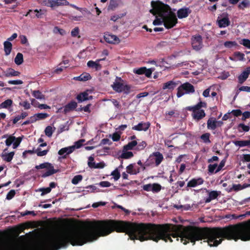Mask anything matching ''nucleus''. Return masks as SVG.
Returning <instances> with one entry per match:
<instances>
[{
    "instance_id": "1",
    "label": "nucleus",
    "mask_w": 250,
    "mask_h": 250,
    "mask_svg": "<svg viewBox=\"0 0 250 250\" xmlns=\"http://www.w3.org/2000/svg\"><path fill=\"white\" fill-rule=\"evenodd\" d=\"M151 6L152 7L149 10L150 13L156 16L155 20L153 21L154 25H161L163 23L167 29H171L174 27L178 22V19L175 13L172 11L170 7L160 1H152Z\"/></svg>"
},
{
    "instance_id": "2",
    "label": "nucleus",
    "mask_w": 250,
    "mask_h": 250,
    "mask_svg": "<svg viewBox=\"0 0 250 250\" xmlns=\"http://www.w3.org/2000/svg\"><path fill=\"white\" fill-rule=\"evenodd\" d=\"M164 159L163 155L160 152H155L149 155L148 159L145 162L146 167H158Z\"/></svg>"
},
{
    "instance_id": "3",
    "label": "nucleus",
    "mask_w": 250,
    "mask_h": 250,
    "mask_svg": "<svg viewBox=\"0 0 250 250\" xmlns=\"http://www.w3.org/2000/svg\"><path fill=\"white\" fill-rule=\"evenodd\" d=\"M123 80L121 77H117L115 81L111 85L113 89L118 93L122 92L125 94H128L130 92L131 87L127 84L124 85L123 83Z\"/></svg>"
},
{
    "instance_id": "4",
    "label": "nucleus",
    "mask_w": 250,
    "mask_h": 250,
    "mask_svg": "<svg viewBox=\"0 0 250 250\" xmlns=\"http://www.w3.org/2000/svg\"><path fill=\"white\" fill-rule=\"evenodd\" d=\"M35 168L37 169L44 168H45L46 169V171L43 173L41 176L42 177V178H45L50 176L54 174H55L59 172L60 171L59 169H54L53 165L48 162H45L39 165H37L35 166Z\"/></svg>"
},
{
    "instance_id": "5",
    "label": "nucleus",
    "mask_w": 250,
    "mask_h": 250,
    "mask_svg": "<svg viewBox=\"0 0 250 250\" xmlns=\"http://www.w3.org/2000/svg\"><path fill=\"white\" fill-rule=\"evenodd\" d=\"M41 4L49 7L52 9L60 6H67L69 2L66 0H39Z\"/></svg>"
},
{
    "instance_id": "6",
    "label": "nucleus",
    "mask_w": 250,
    "mask_h": 250,
    "mask_svg": "<svg viewBox=\"0 0 250 250\" xmlns=\"http://www.w3.org/2000/svg\"><path fill=\"white\" fill-rule=\"evenodd\" d=\"M194 92V86L191 83L186 82L178 87L177 96L178 98H180L185 94L193 93Z\"/></svg>"
},
{
    "instance_id": "7",
    "label": "nucleus",
    "mask_w": 250,
    "mask_h": 250,
    "mask_svg": "<svg viewBox=\"0 0 250 250\" xmlns=\"http://www.w3.org/2000/svg\"><path fill=\"white\" fill-rule=\"evenodd\" d=\"M186 109L189 111H192L191 114L193 119L196 121H199L200 120L203 119L206 116V113L203 109L194 110L191 109L190 106H187Z\"/></svg>"
},
{
    "instance_id": "8",
    "label": "nucleus",
    "mask_w": 250,
    "mask_h": 250,
    "mask_svg": "<svg viewBox=\"0 0 250 250\" xmlns=\"http://www.w3.org/2000/svg\"><path fill=\"white\" fill-rule=\"evenodd\" d=\"M191 44L194 50L196 51L200 50L203 46L202 38L201 36L198 35L192 36L191 38Z\"/></svg>"
},
{
    "instance_id": "9",
    "label": "nucleus",
    "mask_w": 250,
    "mask_h": 250,
    "mask_svg": "<svg viewBox=\"0 0 250 250\" xmlns=\"http://www.w3.org/2000/svg\"><path fill=\"white\" fill-rule=\"evenodd\" d=\"M223 16V18L219 19V17L218 18L217 22L219 27H226L228 26L230 24V21L229 18V15L227 13H224L221 15Z\"/></svg>"
},
{
    "instance_id": "10",
    "label": "nucleus",
    "mask_w": 250,
    "mask_h": 250,
    "mask_svg": "<svg viewBox=\"0 0 250 250\" xmlns=\"http://www.w3.org/2000/svg\"><path fill=\"white\" fill-rule=\"evenodd\" d=\"M206 192L208 193V197L205 199V203H208L212 200L216 199L220 194V191L216 190L209 191L206 189Z\"/></svg>"
},
{
    "instance_id": "11",
    "label": "nucleus",
    "mask_w": 250,
    "mask_h": 250,
    "mask_svg": "<svg viewBox=\"0 0 250 250\" xmlns=\"http://www.w3.org/2000/svg\"><path fill=\"white\" fill-rule=\"evenodd\" d=\"M31 12H34L36 13L35 15H32L31 18H38V19H42L44 15H45L46 13V10L44 9H40L39 10L36 9L35 10L30 9L28 11V14H30Z\"/></svg>"
},
{
    "instance_id": "12",
    "label": "nucleus",
    "mask_w": 250,
    "mask_h": 250,
    "mask_svg": "<svg viewBox=\"0 0 250 250\" xmlns=\"http://www.w3.org/2000/svg\"><path fill=\"white\" fill-rule=\"evenodd\" d=\"M250 74V67H247L237 77L238 83L240 84H243L248 78Z\"/></svg>"
},
{
    "instance_id": "13",
    "label": "nucleus",
    "mask_w": 250,
    "mask_h": 250,
    "mask_svg": "<svg viewBox=\"0 0 250 250\" xmlns=\"http://www.w3.org/2000/svg\"><path fill=\"white\" fill-rule=\"evenodd\" d=\"M104 39L106 42L111 44L119 43L120 39L116 36L106 33L104 35Z\"/></svg>"
},
{
    "instance_id": "14",
    "label": "nucleus",
    "mask_w": 250,
    "mask_h": 250,
    "mask_svg": "<svg viewBox=\"0 0 250 250\" xmlns=\"http://www.w3.org/2000/svg\"><path fill=\"white\" fill-rule=\"evenodd\" d=\"M150 124L149 122L144 123L141 122L139 123L137 125L132 127L133 130L137 131H146L150 127Z\"/></svg>"
},
{
    "instance_id": "15",
    "label": "nucleus",
    "mask_w": 250,
    "mask_h": 250,
    "mask_svg": "<svg viewBox=\"0 0 250 250\" xmlns=\"http://www.w3.org/2000/svg\"><path fill=\"white\" fill-rule=\"evenodd\" d=\"M191 10L188 7H184L179 9L177 11V17L179 19H183L188 17Z\"/></svg>"
},
{
    "instance_id": "16",
    "label": "nucleus",
    "mask_w": 250,
    "mask_h": 250,
    "mask_svg": "<svg viewBox=\"0 0 250 250\" xmlns=\"http://www.w3.org/2000/svg\"><path fill=\"white\" fill-rule=\"evenodd\" d=\"M204 180L202 178H193L187 184V187L194 188L204 183Z\"/></svg>"
},
{
    "instance_id": "17",
    "label": "nucleus",
    "mask_w": 250,
    "mask_h": 250,
    "mask_svg": "<svg viewBox=\"0 0 250 250\" xmlns=\"http://www.w3.org/2000/svg\"><path fill=\"white\" fill-rule=\"evenodd\" d=\"M74 151V146H69L61 148L58 151V154L62 155V158L65 159L66 155L72 153Z\"/></svg>"
},
{
    "instance_id": "18",
    "label": "nucleus",
    "mask_w": 250,
    "mask_h": 250,
    "mask_svg": "<svg viewBox=\"0 0 250 250\" xmlns=\"http://www.w3.org/2000/svg\"><path fill=\"white\" fill-rule=\"evenodd\" d=\"M77 107V103L74 101H71L68 103L64 107L63 111L64 114L74 110Z\"/></svg>"
},
{
    "instance_id": "19",
    "label": "nucleus",
    "mask_w": 250,
    "mask_h": 250,
    "mask_svg": "<svg viewBox=\"0 0 250 250\" xmlns=\"http://www.w3.org/2000/svg\"><path fill=\"white\" fill-rule=\"evenodd\" d=\"M178 85V83L173 81H169L167 83H165L163 84V89H168L170 90H173Z\"/></svg>"
},
{
    "instance_id": "20",
    "label": "nucleus",
    "mask_w": 250,
    "mask_h": 250,
    "mask_svg": "<svg viewBox=\"0 0 250 250\" xmlns=\"http://www.w3.org/2000/svg\"><path fill=\"white\" fill-rule=\"evenodd\" d=\"M3 73L4 76L6 77L19 76L21 74L20 72L16 71L11 68H8Z\"/></svg>"
},
{
    "instance_id": "21",
    "label": "nucleus",
    "mask_w": 250,
    "mask_h": 250,
    "mask_svg": "<svg viewBox=\"0 0 250 250\" xmlns=\"http://www.w3.org/2000/svg\"><path fill=\"white\" fill-rule=\"evenodd\" d=\"M102 60H98L96 62L89 61L87 62V66L92 68H94L96 70H99L102 68V65L98 62Z\"/></svg>"
},
{
    "instance_id": "22",
    "label": "nucleus",
    "mask_w": 250,
    "mask_h": 250,
    "mask_svg": "<svg viewBox=\"0 0 250 250\" xmlns=\"http://www.w3.org/2000/svg\"><path fill=\"white\" fill-rule=\"evenodd\" d=\"M207 128L209 130H214L217 128L216 119L215 118H209L207 121Z\"/></svg>"
},
{
    "instance_id": "23",
    "label": "nucleus",
    "mask_w": 250,
    "mask_h": 250,
    "mask_svg": "<svg viewBox=\"0 0 250 250\" xmlns=\"http://www.w3.org/2000/svg\"><path fill=\"white\" fill-rule=\"evenodd\" d=\"M233 143L236 146L239 147H243L245 146H250V140H241V141H233Z\"/></svg>"
},
{
    "instance_id": "24",
    "label": "nucleus",
    "mask_w": 250,
    "mask_h": 250,
    "mask_svg": "<svg viewBox=\"0 0 250 250\" xmlns=\"http://www.w3.org/2000/svg\"><path fill=\"white\" fill-rule=\"evenodd\" d=\"M15 154L14 151L10 152L9 153H2L1 154V158L2 159L7 162H10L11 161V160L13 159V156Z\"/></svg>"
},
{
    "instance_id": "25",
    "label": "nucleus",
    "mask_w": 250,
    "mask_h": 250,
    "mask_svg": "<svg viewBox=\"0 0 250 250\" xmlns=\"http://www.w3.org/2000/svg\"><path fill=\"white\" fill-rule=\"evenodd\" d=\"M12 44L9 41H5L4 42V50L5 52V55H9L12 50Z\"/></svg>"
},
{
    "instance_id": "26",
    "label": "nucleus",
    "mask_w": 250,
    "mask_h": 250,
    "mask_svg": "<svg viewBox=\"0 0 250 250\" xmlns=\"http://www.w3.org/2000/svg\"><path fill=\"white\" fill-rule=\"evenodd\" d=\"M88 96V93L86 92H84L78 94L76 97V99L79 103H81L83 101L89 100V99Z\"/></svg>"
},
{
    "instance_id": "27",
    "label": "nucleus",
    "mask_w": 250,
    "mask_h": 250,
    "mask_svg": "<svg viewBox=\"0 0 250 250\" xmlns=\"http://www.w3.org/2000/svg\"><path fill=\"white\" fill-rule=\"evenodd\" d=\"M91 78V76L89 73H83L80 76L74 78V79L80 81H86L88 80H90Z\"/></svg>"
},
{
    "instance_id": "28",
    "label": "nucleus",
    "mask_w": 250,
    "mask_h": 250,
    "mask_svg": "<svg viewBox=\"0 0 250 250\" xmlns=\"http://www.w3.org/2000/svg\"><path fill=\"white\" fill-rule=\"evenodd\" d=\"M137 145V142L136 140L132 141L129 142L127 145L124 146V150H132Z\"/></svg>"
},
{
    "instance_id": "29",
    "label": "nucleus",
    "mask_w": 250,
    "mask_h": 250,
    "mask_svg": "<svg viewBox=\"0 0 250 250\" xmlns=\"http://www.w3.org/2000/svg\"><path fill=\"white\" fill-rule=\"evenodd\" d=\"M128 150H123V152L120 158L123 159H129L132 158L133 156V154L131 151H127Z\"/></svg>"
},
{
    "instance_id": "30",
    "label": "nucleus",
    "mask_w": 250,
    "mask_h": 250,
    "mask_svg": "<svg viewBox=\"0 0 250 250\" xmlns=\"http://www.w3.org/2000/svg\"><path fill=\"white\" fill-rule=\"evenodd\" d=\"M49 149L42 150V149L40 147H38L37 149H35V153L37 154L38 156H43L46 155L48 152Z\"/></svg>"
},
{
    "instance_id": "31",
    "label": "nucleus",
    "mask_w": 250,
    "mask_h": 250,
    "mask_svg": "<svg viewBox=\"0 0 250 250\" xmlns=\"http://www.w3.org/2000/svg\"><path fill=\"white\" fill-rule=\"evenodd\" d=\"M14 61L15 63L18 65L22 64L23 62L22 54L21 53H18L15 58Z\"/></svg>"
},
{
    "instance_id": "32",
    "label": "nucleus",
    "mask_w": 250,
    "mask_h": 250,
    "mask_svg": "<svg viewBox=\"0 0 250 250\" xmlns=\"http://www.w3.org/2000/svg\"><path fill=\"white\" fill-rule=\"evenodd\" d=\"M118 6V2L117 0H110L109 5L107 7L108 10H114Z\"/></svg>"
},
{
    "instance_id": "33",
    "label": "nucleus",
    "mask_w": 250,
    "mask_h": 250,
    "mask_svg": "<svg viewBox=\"0 0 250 250\" xmlns=\"http://www.w3.org/2000/svg\"><path fill=\"white\" fill-rule=\"evenodd\" d=\"M191 109L198 110L201 109L202 107H206L207 103L206 102L200 101L197 104L194 106H190Z\"/></svg>"
},
{
    "instance_id": "34",
    "label": "nucleus",
    "mask_w": 250,
    "mask_h": 250,
    "mask_svg": "<svg viewBox=\"0 0 250 250\" xmlns=\"http://www.w3.org/2000/svg\"><path fill=\"white\" fill-rule=\"evenodd\" d=\"M13 103V101L11 99H7L0 104V109L7 108L10 107Z\"/></svg>"
},
{
    "instance_id": "35",
    "label": "nucleus",
    "mask_w": 250,
    "mask_h": 250,
    "mask_svg": "<svg viewBox=\"0 0 250 250\" xmlns=\"http://www.w3.org/2000/svg\"><path fill=\"white\" fill-rule=\"evenodd\" d=\"M241 91H245L247 92H250V86H242L239 88L237 90L236 92L235 95L234 97V99H235L236 97L238 96L240 92Z\"/></svg>"
},
{
    "instance_id": "36",
    "label": "nucleus",
    "mask_w": 250,
    "mask_h": 250,
    "mask_svg": "<svg viewBox=\"0 0 250 250\" xmlns=\"http://www.w3.org/2000/svg\"><path fill=\"white\" fill-rule=\"evenodd\" d=\"M32 95L36 99L39 100L45 99V96L39 90H35L33 91Z\"/></svg>"
},
{
    "instance_id": "37",
    "label": "nucleus",
    "mask_w": 250,
    "mask_h": 250,
    "mask_svg": "<svg viewBox=\"0 0 250 250\" xmlns=\"http://www.w3.org/2000/svg\"><path fill=\"white\" fill-rule=\"evenodd\" d=\"M250 1L248 0H243L238 5V7L240 9L244 10L245 8L249 6Z\"/></svg>"
},
{
    "instance_id": "38",
    "label": "nucleus",
    "mask_w": 250,
    "mask_h": 250,
    "mask_svg": "<svg viewBox=\"0 0 250 250\" xmlns=\"http://www.w3.org/2000/svg\"><path fill=\"white\" fill-rule=\"evenodd\" d=\"M210 135V134L209 133H205L201 136L200 138L202 140L204 143L206 144H209L211 142L209 140Z\"/></svg>"
},
{
    "instance_id": "39",
    "label": "nucleus",
    "mask_w": 250,
    "mask_h": 250,
    "mask_svg": "<svg viewBox=\"0 0 250 250\" xmlns=\"http://www.w3.org/2000/svg\"><path fill=\"white\" fill-rule=\"evenodd\" d=\"M225 47L231 48L234 46H238V45L235 41H227L224 43Z\"/></svg>"
},
{
    "instance_id": "40",
    "label": "nucleus",
    "mask_w": 250,
    "mask_h": 250,
    "mask_svg": "<svg viewBox=\"0 0 250 250\" xmlns=\"http://www.w3.org/2000/svg\"><path fill=\"white\" fill-rule=\"evenodd\" d=\"M126 172L131 175H135L136 171L134 170V164H131L126 167Z\"/></svg>"
},
{
    "instance_id": "41",
    "label": "nucleus",
    "mask_w": 250,
    "mask_h": 250,
    "mask_svg": "<svg viewBox=\"0 0 250 250\" xmlns=\"http://www.w3.org/2000/svg\"><path fill=\"white\" fill-rule=\"evenodd\" d=\"M87 165L90 168H95L96 163L94 162V158L93 156H90L88 157Z\"/></svg>"
},
{
    "instance_id": "42",
    "label": "nucleus",
    "mask_w": 250,
    "mask_h": 250,
    "mask_svg": "<svg viewBox=\"0 0 250 250\" xmlns=\"http://www.w3.org/2000/svg\"><path fill=\"white\" fill-rule=\"evenodd\" d=\"M16 139V138L15 136H13L12 135L9 136L5 141L6 145L7 146H10Z\"/></svg>"
},
{
    "instance_id": "43",
    "label": "nucleus",
    "mask_w": 250,
    "mask_h": 250,
    "mask_svg": "<svg viewBox=\"0 0 250 250\" xmlns=\"http://www.w3.org/2000/svg\"><path fill=\"white\" fill-rule=\"evenodd\" d=\"M83 179V176L81 175L75 176L72 180V183L74 185H77Z\"/></svg>"
},
{
    "instance_id": "44",
    "label": "nucleus",
    "mask_w": 250,
    "mask_h": 250,
    "mask_svg": "<svg viewBox=\"0 0 250 250\" xmlns=\"http://www.w3.org/2000/svg\"><path fill=\"white\" fill-rule=\"evenodd\" d=\"M162 188L161 186L157 183H154L152 184V191L153 192H158Z\"/></svg>"
},
{
    "instance_id": "45",
    "label": "nucleus",
    "mask_w": 250,
    "mask_h": 250,
    "mask_svg": "<svg viewBox=\"0 0 250 250\" xmlns=\"http://www.w3.org/2000/svg\"><path fill=\"white\" fill-rule=\"evenodd\" d=\"M36 116L38 118V120H43L49 116V115L46 113H36Z\"/></svg>"
},
{
    "instance_id": "46",
    "label": "nucleus",
    "mask_w": 250,
    "mask_h": 250,
    "mask_svg": "<svg viewBox=\"0 0 250 250\" xmlns=\"http://www.w3.org/2000/svg\"><path fill=\"white\" fill-rule=\"evenodd\" d=\"M111 175L113 176V178L115 181L118 180L121 176L120 173L117 168L113 170L111 172Z\"/></svg>"
},
{
    "instance_id": "47",
    "label": "nucleus",
    "mask_w": 250,
    "mask_h": 250,
    "mask_svg": "<svg viewBox=\"0 0 250 250\" xmlns=\"http://www.w3.org/2000/svg\"><path fill=\"white\" fill-rule=\"evenodd\" d=\"M146 143L145 141H143L139 143L138 144H137L136 149L137 150H143L146 147Z\"/></svg>"
},
{
    "instance_id": "48",
    "label": "nucleus",
    "mask_w": 250,
    "mask_h": 250,
    "mask_svg": "<svg viewBox=\"0 0 250 250\" xmlns=\"http://www.w3.org/2000/svg\"><path fill=\"white\" fill-rule=\"evenodd\" d=\"M240 43L241 44H242L245 47L250 49V40L247 39H242L240 42Z\"/></svg>"
},
{
    "instance_id": "49",
    "label": "nucleus",
    "mask_w": 250,
    "mask_h": 250,
    "mask_svg": "<svg viewBox=\"0 0 250 250\" xmlns=\"http://www.w3.org/2000/svg\"><path fill=\"white\" fill-rule=\"evenodd\" d=\"M44 132L47 136L51 137L53 132L52 127L51 126H47L45 129Z\"/></svg>"
},
{
    "instance_id": "50",
    "label": "nucleus",
    "mask_w": 250,
    "mask_h": 250,
    "mask_svg": "<svg viewBox=\"0 0 250 250\" xmlns=\"http://www.w3.org/2000/svg\"><path fill=\"white\" fill-rule=\"evenodd\" d=\"M241 128L244 132H248L249 131L250 127L248 125H244V124L241 123L238 125V128L239 129V131L241 132V130H240V128Z\"/></svg>"
},
{
    "instance_id": "51",
    "label": "nucleus",
    "mask_w": 250,
    "mask_h": 250,
    "mask_svg": "<svg viewBox=\"0 0 250 250\" xmlns=\"http://www.w3.org/2000/svg\"><path fill=\"white\" fill-rule=\"evenodd\" d=\"M84 142V139H80L79 141L76 142L75 143V145L72 146H74V149L75 148H79L83 146V144Z\"/></svg>"
},
{
    "instance_id": "52",
    "label": "nucleus",
    "mask_w": 250,
    "mask_h": 250,
    "mask_svg": "<svg viewBox=\"0 0 250 250\" xmlns=\"http://www.w3.org/2000/svg\"><path fill=\"white\" fill-rule=\"evenodd\" d=\"M126 15V13H123L117 15H113L110 18V20L113 21H116L117 20H118L119 19L122 18V17H124Z\"/></svg>"
},
{
    "instance_id": "53",
    "label": "nucleus",
    "mask_w": 250,
    "mask_h": 250,
    "mask_svg": "<svg viewBox=\"0 0 250 250\" xmlns=\"http://www.w3.org/2000/svg\"><path fill=\"white\" fill-rule=\"evenodd\" d=\"M235 57H237L239 61H243L244 60L245 55L240 52H235L234 53Z\"/></svg>"
},
{
    "instance_id": "54",
    "label": "nucleus",
    "mask_w": 250,
    "mask_h": 250,
    "mask_svg": "<svg viewBox=\"0 0 250 250\" xmlns=\"http://www.w3.org/2000/svg\"><path fill=\"white\" fill-rule=\"evenodd\" d=\"M246 215H250V210L249 211H247L246 214L239 215V216H236L234 214H232V215H227L226 216V217L227 218H230V217H232V218L236 219V218H238L240 217H244Z\"/></svg>"
},
{
    "instance_id": "55",
    "label": "nucleus",
    "mask_w": 250,
    "mask_h": 250,
    "mask_svg": "<svg viewBox=\"0 0 250 250\" xmlns=\"http://www.w3.org/2000/svg\"><path fill=\"white\" fill-rule=\"evenodd\" d=\"M15 194H16V192H15V190L11 189L7 193V194L6 195V199H7V200L12 199L15 195Z\"/></svg>"
},
{
    "instance_id": "56",
    "label": "nucleus",
    "mask_w": 250,
    "mask_h": 250,
    "mask_svg": "<svg viewBox=\"0 0 250 250\" xmlns=\"http://www.w3.org/2000/svg\"><path fill=\"white\" fill-rule=\"evenodd\" d=\"M218 165L217 164H214L213 165H209L208 166V170L210 173H213L214 170L216 168H217Z\"/></svg>"
},
{
    "instance_id": "57",
    "label": "nucleus",
    "mask_w": 250,
    "mask_h": 250,
    "mask_svg": "<svg viewBox=\"0 0 250 250\" xmlns=\"http://www.w3.org/2000/svg\"><path fill=\"white\" fill-rule=\"evenodd\" d=\"M154 70V68L147 69L146 68V70H145V73L144 74H145V76L147 78H150L152 75V73Z\"/></svg>"
},
{
    "instance_id": "58",
    "label": "nucleus",
    "mask_w": 250,
    "mask_h": 250,
    "mask_svg": "<svg viewBox=\"0 0 250 250\" xmlns=\"http://www.w3.org/2000/svg\"><path fill=\"white\" fill-rule=\"evenodd\" d=\"M21 139L20 137L16 138V139L13 143V148H16L20 144Z\"/></svg>"
},
{
    "instance_id": "59",
    "label": "nucleus",
    "mask_w": 250,
    "mask_h": 250,
    "mask_svg": "<svg viewBox=\"0 0 250 250\" xmlns=\"http://www.w3.org/2000/svg\"><path fill=\"white\" fill-rule=\"evenodd\" d=\"M242 189V185L241 184H237V185L233 184L232 186V188H230L229 191H230L233 190L235 191H239V190H240Z\"/></svg>"
},
{
    "instance_id": "60",
    "label": "nucleus",
    "mask_w": 250,
    "mask_h": 250,
    "mask_svg": "<svg viewBox=\"0 0 250 250\" xmlns=\"http://www.w3.org/2000/svg\"><path fill=\"white\" fill-rule=\"evenodd\" d=\"M20 105L23 106L25 109H28L31 107L30 103L27 101L21 102Z\"/></svg>"
},
{
    "instance_id": "61",
    "label": "nucleus",
    "mask_w": 250,
    "mask_h": 250,
    "mask_svg": "<svg viewBox=\"0 0 250 250\" xmlns=\"http://www.w3.org/2000/svg\"><path fill=\"white\" fill-rule=\"evenodd\" d=\"M79 33V29L78 27L74 28L71 31V36L73 37H76L78 36Z\"/></svg>"
},
{
    "instance_id": "62",
    "label": "nucleus",
    "mask_w": 250,
    "mask_h": 250,
    "mask_svg": "<svg viewBox=\"0 0 250 250\" xmlns=\"http://www.w3.org/2000/svg\"><path fill=\"white\" fill-rule=\"evenodd\" d=\"M121 138L120 134H118L117 132H115L113 134L112 136V139L113 141L117 142L120 140Z\"/></svg>"
},
{
    "instance_id": "63",
    "label": "nucleus",
    "mask_w": 250,
    "mask_h": 250,
    "mask_svg": "<svg viewBox=\"0 0 250 250\" xmlns=\"http://www.w3.org/2000/svg\"><path fill=\"white\" fill-rule=\"evenodd\" d=\"M99 185L101 187H109L111 184L108 181H102L99 184Z\"/></svg>"
},
{
    "instance_id": "64",
    "label": "nucleus",
    "mask_w": 250,
    "mask_h": 250,
    "mask_svg": "<svg viewBox=\"0 0 250 250\" xmlns=\"http://www.w3.org/2000/svg\"><path fill=\"white\" fill-rule=\"evenodd\" d=\"M242 120L245 121L247 119H248L250 117V112L245 111L244 113L242 114Z\"/></svg>"
}]
</instances>
